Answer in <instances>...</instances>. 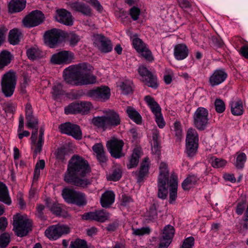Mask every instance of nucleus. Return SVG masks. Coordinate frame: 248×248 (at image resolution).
Masks as SVG:
<instances>
[{
	"mask_svg": "<svg viewBox=\"0 0 248 248\" xmlns=\"http://www.w3.org/2000/svg\"><path fill=\"white\" fill-rule=\"evenodd\" d=\"M195 244V239L192 236L185 238L180 248H193Z\"/></svg>",
	"mask_w": 248,
	"mask_h": 248,
	"instance_id": "nucleus-48",
	"label": "nucleus"
},
{
	"mask_svg": "<svg viewBox=\"0 0 248 248\" xmlns=\"http://www.w3.org/2000/svg\"><path fill=\"white\" fill-rule=\"evenodd\" d=\"M44 141V140H38L37 142H36L35 144H33L35 145V149L33 155V158H35L37 154L41 152Z\"/></svg>",
	"mask_w": 248,
	"mask_h": 248,
	"instance_id": "nucleus-59",
	"label": "nucleus"
},
{
	"mask_svg": "<svg viewBox=\"0 0 248 248\" xmlns=\"http://www.w3.org/2000/svg\"><path fill=\"white\" fill-rule=\"evenodd\" d=\"M26 54L30 60H35L42 56V51L38 47L33 46L27 50Z\"/></svg>",
	"mask_w": 248,
	"mask_h": 248,
	"instance_id": "nucleus-40",
	"label": "nucleus"
},
{
	"mask_svg": "<svg viewBox=\"0 0 248 248\" xmlns=\"http://www.w3.org/2000/svg\"><path fill=\"white\" fill-rule=\"evenodd\" d=\"M3 107L6 113H14L16 110V105L13 102L9 101L4 103Z\"/></svg>",
	"mask_w": 248,
	"mask_h": 248,
	"instance_id": "nucleus-51",
	"label": "nucleus"
},
{
	"mask_svg": "<svg viewBox=\"0 0 248 248\" xmlns=\"http://www.w3.org/2000/svg\"><path fill=\"white\" fill-rule=\"evenodd\" d=\"M144 100L150 107L152 112L154 115L157 114L161 112V108L153 97L150 95H147L145 96Z\"/></svg>",
	"mask_w": 248,
	"mask_h": 248,
	"instance_id": "nucleus-36",
	"label": "nucleus"
},
{
	"mask_svg": "<svg viewBox=\"0 0 248 248\" xmlns=\"http://www.w3.org/2000/svg\"><path fill=\"white\" fill-rule=\"evenodd\" d=\"M148 217L150 220L155 219L157 217L156 205L155 203L153 204L149 208Z\"/></svg>",
	"mask_w": 248,
	"mask_h": 248,
	"instance_id": "nucleus-54",
	"label": "nucleus"
},
{
	"mask_svg": "<svg viewBox=\"0 0 248 248\" xmlns=\"http://www.w3.org/2000/svg\"><path fill=\"white\" fill-rule=\"evenodd\" d=\"M0 201L7 205L11 204L12 201L9 195L8 190L5 193L0 194Z\"/></svg>",
	"mask_w": 248,
	"mask_h": 248,
	"instance_id": "nucleus-57",
	"label": "nucleus"
},
{
	"mask_svg": "<svg viewBox=\"0 0 248 248\" xmlns=\"http://www.w3.org/2000/svg\"><path fill=\"white\" fill-rule=\"evenodd\" d=\"M86 2L91 4L94 8H95L97 11L102 12L103 8L101 5L100 3L98 0H83Z\"/></svg>",
	"mask_w": 248,
	"mask_h": 248,
	"instance_id": "nucleus-55",
	"label": "nucleus"
},
{
	"mask_svg": "<svg viewBox=\"0 0 248 248\" xmlns=\"http://www.w3.org/2000/svg\"><path fill=\"white\" fill-rule=\"evenodd\" d=\"M17 82L16 72L10 70L3 74L0 80L1 92L6 97L13 94Z\"/></svg>",
	"mask_w": 248,
	"mask_h": 248,
	"instance_id": "nucleus-5",
	"label": "nucleus"
},
{
	"mask_svg": "<svg viewBox=\"0 0 248 248\" xmlns=\"http://www.w3.org/2000/svg\"><path fill=\"white\" fill-rule=\"evenodd\" d=\"M91 172L88 161L83 157L75 155L69 160L63 180L67 184L86 188L92 183V178L88 177Z\"/></svg>",
	"mask_w": 248,
	"mask_h": 248,
	"instance_id": "nucleus-1",
	"label": "nucleus"
},
{
	"mask_svg": "<svg viewBox=\"0 0 248 248\" xmlns=\"http://www.w3.org/2000/svg\"><path fill=\"white\" fill-rule=\"evenodd\" d=\"M22 77L23 79L21 83V89L22 91L24 92L25 91L27 86L30 82V80L29 76L26 74L23 75Z\"/></svg>",
	"mask_w": 248,
	"mask_h": 248,
	"instance_id": "nucleus-63",
	"label": "nucleus"
},
{
	"mask_svg": "<svg viewBox=\"0 0 248 248\" xmlns=\"http://www.w3.org/2000/svg\"><path fill=\"white\" fill-rule=\"evenodd\" d=\"M10 242V236L7 232L0 235V248H6Z\"/></svg>",
	"mask_w": 248,
	"mask_h": 248,
	"instance_id": "nucleus-45",
	"label": "nucleus"
},
{
	"mask_svg": "<svg viewBox=\"0 0 248 248\" xmlns=\"http://www.w3.org/2000/svg\"><path fill=\"white\" fill-rule=\"evenodd\" d=\"M56 20L67 26L73 25V21L71 13L65 9H61L56 10Z\"/></svg>",
	"mask_w": 248,
	"mask_h": 248,
	"instance_id": "nucleus-26",
	"label": "nucleus"
},
{
	"mask_svg": "<svg viewBox=\"0 0 248 248\" xmlns=\"http://www.w3.org/2000/svg\"><path fill=\"white\" fill-rule=\"evenodd\" d=\"M150 168V163L149 158L145 157L141 162L139 170L134 172L136 177L137 182L140 183L148 176L149 170Z\"/></svg>",
	"mask_w": 248,
	"mask_h": 248,
	"instance_id": "nucleus-25",
	"label": "nucleus"
},
{
	"mask_svg": "<svg viewBox=\"0 0 248 248\" xmlns=\"http://www.w3.org/2000/svg\"><path fill=\"white\" fill-rule=\"evenodd\" d=\"M132 233L134 235L140 236L149 234L150 232V229L148 227H143L140 229L132 228Z\"/></svg>",
	"mask_w": 248,
	"mask_h": 248,
	"instance_id": "nucleus-52",
	"label": "nucleus"
},
{
	"mask_svg": "<svg viewBox=\"0 0 248 248\" xmlns=\"http://www.w3.org/2000/svg\"><path fill=\"white\" fill-rule=\"evenodd\" d=\"M87 95L94 100L104 101L110 97V89L107 86H101L89 90L87 92Z\"/></svg>",
	"mask_w": 248,
	"mask_h": 248,
	"instance_id": "nucleus-15",
	"label": "nucleus"
},
{
	"mask_svg": "<svg viewBox=\"0 0 248 248\" xmlns=\"http://www.w3.org/2000/svg\"><path fill=\"white\" fill-rule=\"evenodd\" d=\"M122 170L120 168H115L112 173L108 176L107 179L109 181H117L122 177Z\"/></svg>",
	"mask_w": 248,
	"mask_h": 248,
	"instance_id": "nucleus-44",
	"label": "nucleus"
},
{
	"mask_svg": "<svg viewBox=\"0 0 248 248\" xmlns=\"http://www.w3.org/2000/svg\"><path fill=\"white\" fill-rule=\"evenodd\" d=\"M173 132L176 142H180L183 139V131L180 122H175L173 124Z\"/></svg>",
	"mask_w": 248,
	"mask_h": 248,
	"instance_id": "nucleus-42",
	"label": "nucleus"
},
{
	"mask_svg": "<svg viewBox=\"0 0 248 248\" xmlns=\"http://www.w3.org/2000/svg\"><path fill=\"white\" fill-rule=\"evenodd\" d=\"M68 6L71 10L80 13L86 16H91L92 15V9L87 4L83 2L79 1L78 0L72 1L69 2Z\"/></svg>",
	"mask_w": 248,
	"mask_h": 248,
	"instance_id": "nucleus-24",
	"label": "nucleus"
},
{
	"mask_svg": "<svg viewBox=\"0 0 248 248\" xmlns=\"http://www.w3.org/2000/svg\"><path fill=\"white\" fill-rule=\"evenodd\" d=\"M159 169V174L157 181V196L159 198L164 200L166 199L168 194L167 184H169V170L167 164L164 162L160 163Z\"/></svg>",
	"mask_w": 248,
	"mask_h": 248,
	"instance_id": "nucleus-4",
	"label": "nucleus"
},
{
	"mask_svg": "<svg viewBox=\"0 0 248 248\" xmlns=\"http://www.w3.org/2000/svg\"><path fill=\"white\" fill-rule=\"evenodd\" d=\"M109 217V213L104 209L86 213L82 217L84 220H95L100 222H105Z\"/></svg>",
	"mask_w": 248,
	"mask_h": 248,
	"instance_id": "nucleus-20",
	"label": "nucleus"
},
{
	"mask_svg": "<svg viewBox=\"0 0 248 248\" xmlns=\"http://www.w3.org/2000/svg\"><path fill=\"white\" fill-rule=\"evenodd\" d=\"M120 88L124 94H128L132 93V90L130 81H125L122 82Z\"/></svg>",
	"mask_w": 248,
	"mask_h": 248,
	"instance_id": "nucleus-50",
	"label": "nucleus"
},
{
	"mask_svg": "<svg viewBox=\"0 0 248 248\" xmlns=\"http://www.w3.org/2000/svg\"><path fill=\"white\" fill-rule=\"evenodd\" d=\"M188 54V49L184 44L176 45L174 48V56L175 58L179 61L186 58Z\"/></svg>",
	"mask_w": 248,
	"mask_h": 248,
	"instance_id": "nucleus-30",
	"label": "nucleus"
},
{
	"mask_svg": "<svg viewBox=\"0 0 248 248\" xmlns=\"http://www.w3.org/2000/svg\"><path fill=\"white\" fill-rule=\"evenodd\" d=\"M124 142L122 140L113 139L107 143V147L111 156L115 158H120L124 156L123 152Z\"/></svg>",
	"mask_w": 248,
	"mask_h": 248,
	"instance_id": "nucleus-12",
	"label": "nucleus"
},
{
	"mask_svg": "<svg viewBox=\"0 0 248 248\" xmlns=\"http://www.w3.org/2000/svg\"><path fill=\"white\" fill-rule=\"evenodd\" d=\"M161 146L160 143H154V145L152 147V151L153 154L156 155L157 159H159V157L161 154Z\"/></svg>",
	"mask_w": 248,
	"mask_h": 248,
	"instance_id": "nucleus-61",
	"label": "nucleus"
},
{
	"mask_svg": "<svg viewBox=\"0 0 248 248\" xmlns=\"http://www.w3.org/2000/svg\"><path fill=\"white\" fill-rule=\"evenodd\" d=\"M115 200V194L112 191H107L102 194L100 203L104 208H108L113 204Z\"/></svg>",
	"mask_w": 248,
	"mask_h": 248,
	"instance_id": "nucleus-31",
	"label": "nucleus"
},
{
	"mask_svg": "<svg viewBox=\"0 0 248 248\" xmlns=\"http://www.w3.org/2000/svg\"><path fill=\"white\" fill-rule=\"evenodd\" d=\"M62 195L64 201L68 203L74 204L78 206H84L87 204L86 196L80 191L65 188L62 190Z\"/></svg>",
	"mask_w": 248,
	"mask_h": 248,
	"instance_id": "nucleus-7",
	"label": "nucleus"
},
{
	"mask_svg": "<svg viewBox=\"0 0 248 248\" xmlns=\"http://www.w3.org/2000/svg\"><path fill=\"white\" fill-rule=\"evenodd\" d=\"M227 77L228 74L224 69H216L209 77V84L212 87L217 86L225 81Z\"/></svg>",
	"mask_w": 248,
	"mask_h": 248,
	"instance_id": "nucleus-22",
	"label": "nucleus"
},
{
	"mask_svg": "<svg viewBox=\"0 0 248 248\" xmlns=\"http://www.w3.org/2000/svg\"><path fill=\"white\" fill-rule=\"evenodd\" d=\"M198 178L194 174L189 175L183 182L182 187L185 190H188L190 188L196 185Z\"/></svg>",
	"mask_w": 248,
	"mask_h": 248,
	"instance_id": "nucleus-37",
	"label": "nucleus"
},
{
	"mask_svg": "<svg viewBox=\"0 0 248 248\" xmlns=\"http://www.w3.org/2000/svg\"><path fill=\"white\" fill-rule=\"evenodd\" d=\"M59 128L62 133L70 135L77 140H80L82 138L81 130L77 124L68 122L61 124Z\"/></svg>",
	"mask_w": 248,
	"mask_h": 248,
	"instance_id": "nucleus-16",
	"label": "nucleus"
},
{
	"mask_svg": "<svg viewBox=\"0 0 248 248\" xmlns=\"http://www.w3.org/2000/svg\"><path fill=\"white\" fill-rule=\"evenodd\" d=\"M51 93L55 98H57L60 95H63L64 92L62 90V84L60 83L55 84L52 87Z\"/></svg>",
	"mask_w": 248,
	"mask_h": 248,
	"instance_id": "nucleus-43",
	"label": "nucleus"
},
{
	"mask_svg": "<svg viewBox=\"0 0 248 248\" xmlns=\"http://www.w3.org/2000/svg\"><path fill=\"white\" fill-rule=\"evenodd\" d=\"M232 113L235 116L241 115L244 112L242 101L240 99H236L231 101L230 103Z\"/></svg>",
	"mask_w": 248,
	"mask_h": 248,
	"instance_id": "nucleus-32",
	"label": "nucleus"
},
{
	"mask_svg": "<svg viewBox=\"0 0 248 248\" xmlns=\"http://www.w3.org/2000/svg\"><path fill=\"white\" fill-rule=\"evenodd\" d=\"M44 18V15L41 11L35 10L24 18L23 23L27 28L35 27L42 23Z\"/></svg>",
	"mask_w": 248,
	"mask_h": 248,
	"instance_id": "nucleus-14",
	"label": "nucleus"
},
{
	"mask_svg": "<svg viewBox=\"0 0 248 248\" xmlns=\"http://www.w3.org/2000/svg\"><path fill=\"white\" fill-rule=\"evenodd\" d=\"M13 229L15 234L19 237L26 236L31 231L32 223L31 220L24 218L20 214L13 216Z\"/></svg>",
	"mask_w": 248,
	"mask_h": 248,
	"instance_id": "nucleus-6",
	"label": "nucleus"
},
{
	"mask_svg": "<svg viewBox=\"0 0 248 248\" xmlns=\"http://www.w3.org/2000/svg\"><path fill=\"white\" fill-rule=\"evenodd\" d=\"M94 44L101 52L103 53H108L112 49L110 40L103 35L98 34L95 36Z\"/></svg>",
	"mask_w": 248,
	"mask_h": 248,
	"instance_id": "nucleus-23",
	"label": "nucleus"
},
{
	"mask_svg": "<svg viewBox=\"0 0 248 248\" xmlns=\"http://www.w3.org/2000/svg\"><path fill=\"white\" fill-rule=\"evenodd\" d=\"M175 232L174 227L170 225H166L163 229L162 236L159 238L160 243L158 248H167L172 241Z\"/></svg>",
	"mask_w": 248,
	"mask_h": 248,
	"instance_id": "nucleus-18",
	"label": "nucleus"
},
{
	"mask_svg": "<svg viewBox=\"0 0 248 248\" xmlns=\"http://www.w3.org/2000/svg\"><path fill=\"white\" fill-rule=\"evenodd\" d=\"M50 211L56 216H60L62 212V208L60 205L56 203H53L52 205H47Z\"/></svg>",
	"mask_w": 248,
	"mask_h": 248,
	"instance_id": "nucleus-58",
	"label": "nucleus"
},
{
	"mask_svg": "<svg viewBox=\"0 0 248 248\" xmlns=\"http://www.w3.org/2000/svg\"><path fill=\"white\" fill-rule=\"evenodd\" d=\"M21 34V32L17 29L11 30L8 36L9 43L13 45L18 44L20 42V37Z\"/></svg>",
	"mask_w": 248,
	"mask_h": 248,
	"instance_id": "nucleus-39",
	"label": "nucleus"
},
{
	"mask_svg": "<svg viewBox=\"0 0 248 248\" xmlns=\"http://www.w3.org/2000/svg\"><path fill=\"white\" fill-rule=\"evenodd\" d=\"M63 32L61 30L52 29L46 31L44 34L45 43L51 48L55 47L63 37Z\"/></svg>",
	"mask_w": 248,
	"mask_h": 248,
	"instance_id": "nucleus-13",
	"label": "nucleus"
},
{
	"mask_svg": "<svg viewBox=\"0 0 248 248\" xmlns=\"http://www.w3.org/2000/svg\"><path fill=\"white\" fill-rule=\"evenodd\" d=\"M208 110L203 107L198 108L193 115V125L199 131H203L207 127L209 122Z\"/></svg>",
	"mask_w": 248,
	"mask_h": 248,
	"instance_id": "nucleus-8",
	"label": "nucleus"
},
{
	"mask_svg": "<svg viewBox=\"0 0 248 248\" xmlns=\"http://www.w3.org/2000/svg\"><path fill=\"white\" fill-rule=\"evenodd\" d=\"M198 141L197 131L193 128H189L186 137V150L188 156L192 157L196 154L198 147Z\"/></svg>",
	"mask_w": 248,
	"mask_h": 248,
	"instance_id": "nucleus-9",
	"label": "nucleus"
},
{
	"mask_svg": "<svg viewBox=\"0 0 248 248\" xmlns=\"http://www.w3.org/2000/svg\"><path fill=\"white\" fill-rule=\"evenodd\" d=\"M236 155L234 165L237 169L241 170L247 161V155L244 153H237Z\"/></svg>",
	"mask_w": 248,
	"mask_h": 248,
	"instance_id": "nucleus-41",
	"label": "nucleus"
},
{
	"mask_svg": "<svg viewBox=\"0 0 248 248\" xmlns=\"http://www.w3.org/2000/svg\"><path fill=\"white\" fill-rule=\"evenodd\" d=\"M12 58V55L7 50H4L0 53V71H3L11 63Z\"/></svg>",
	"mask_w": 248,
	"mask_h": 248,
	"instance_id": "nucleus-35",
	"label": "nucleus"
},
{
	"mask_svg": "<svg viewBox=\"0 0 248 248\" xmlns=\"http://www.w3.org/2000/svg\"><path fill=\"white\" fill-rule=\"evenodd\" d=\"M74 54L69 51H62L53 54L51 58V63L55 64H68L72 62Z\"/></svg>",
	"mask_w": 248,
	"mask_h": 248,
	"instance_id": "nucleus-19",
	"label": "nucleus"
},
{
	"mask_svg": "<svg viewBox=\"0 0 248 248\" xmlns=\"http://www.w3.org/2000/svg\"><path fill=\"white\" fill-rule=\"evenodd\" d=\"M138 72L140 76L143 78V81L145 85L148 87L156 89L158 84L157 82V78L148 69L143 66L139 67Z\"/></svg>",
	"mask_w": 248,
	"mask_h": 248,
	"instance_id": "nucleus-17",
	"label": "nucleus"
},
{
	"mask_svg": "<svg viewBox=\"0 0 248 248\" xmlns=\"http://www.w3.org/2000/svg\"><path fill=\"white\" fill-rule=\"evenodd\" d=\"M70 248H88V247L85 240L78 239L71 242Z\"/></svg>",
	"mask_w": 248,
	"mask_h": 248,
	"instance_id": "nucleus-47",
	"label": "nucleus"
},
{
	"mask_svg": "<svg viewBox=\"0 0 248 248\" xmlns=\"http://www.w3.org/2000/svg\"><path fill=\"white\" fill-rule=\"evenodd\" d=\"M65 150L64 148H61L56 151V157L57 159L63 161L65 159Z\"/></svg>",
	"mask_w": 248,
	"mask_h": 248,
	"instance_id": "nucleus-62",
	"label": "nucleus"
},
{
	"mask_svg": "<svg viewBox=\"0 0 248 248\" xmlns=\"http://www.w3.org/2000/svg\"><path fill=\"white\" fill-rule=\"evenodd\" d=\"M93 67L86 62L71 65L64 69L63 77L66 83L74 86L94 84L96 77L92 74Z\"/></svg>",
	"mask_w": 248,
	"mask_h": 248,
	"instance_id": "nucleus-2",
	"label": "nucleus"
},
{
	"mask_svg": "<svg viewBox=\"0 0 248 248\" xmlns=\"http://www.w3.org/2000/svg\"><path fill=\"white\" fill-rule=\"evenodd\" d=\"M155 122L158 126L160 128H163L165 125V122L164 120L161 112L155 115Z\"/></svg>",
	"mask_w": 248,
	"mask_h": 248,
	"instance_id": "nucleus-60",
	"label": "nucleus"
},
{
	"mask_svg": "<svg viewBox=\"0 0 248 248\" xmlns=\"http://www.w3.org/2000/svg\"><path fill=\"white\" fill-rule=\"evenodd\" d=\"M169 185L170 187L169 195V202L173 204L177 197V176L176 174L173 173L171 174L169 180Z\"/></svg>",
	"mask_w": 248,
	"mask_h": 248,
	"instance_id": "nucleus-28",
	"label": "nucleus"
},
{
	"mask_svg": "<svg viewBox=\"0 0 248 248\" xmlns=\"http://www.w3.org/2000/svg\"><path fill=\"white\" fill-rule=\"evenodd\" d=\"M70 232V228L64 225L57 224L48 227L45 231L46 237L50 240H56L62 235L68 234Z\"/></svg>",
	"mask_w": 248,
	"mask_h": 248,
	"instance_id": "nucleus-10",
	"label": "nucleus"
},
{
	"mask_svg": "<svg viewBox=\"0 0 248 248\" xmlns=\"http://www.w3.org/2000/svg\"><path fill=\"white\" fill-rule=\"evenodd\" d=\"M126 112L128 117L137 124L141 123L142 118L140 114L133 108L128 106Z\"/></svg>",
	"mask_w": 248,
	"mask_h": 248,
	"instance_id": "nucleus-38",
	"label": "nucleus"
},
{
	"mask_svg": "<svg viewBox=\"0 0 248 248\" xmlns=\"http://www.w3.org/2000/svg\"><path fill=\"white\" fill-rule=\"evenodd\" d=\"M25 6V0H12L9 4V11L11 13L19 12L23 10Z\"/></svg>",
	"mask_w": 248,
	"mask_h": 248,
	"instance_id": "nucleus-34",
	"label": "nucleus"
},
{
	"mask_svg": "<svg viewBox=\"0 0 248 248\" xmlns=\"http://www.w3.org/2000/svg\"><path fill=\"white\" fill-rule=\"evenodd\" d=\"M133 45L135 49L147 61L151 62L153 57L151 51L146 46L144 42L139 38H135L133 40Z\"/></svg>",
	"mask_w": 248,
	"mask_h": 248,
	"instance_id": "nucleus-21",
	"label": "nucleus"
},
{
	"mask_svg": "<svg viewBox=\"0 0 248 248\" xmlns=\"http://www.w3.org/2000/svg\"><path fill=\"white\" fill-rule=\"evenodd\" d=\"M68 39L70 45L72 46H75L80 40V37L77 34L73 32H70L68 35Z\"/></svg>",
	"mask_w": 248,
	"mask_h": 248,
	"instance_id": "nucleus-53",
	"label": "nucleus"
},
{
	"mask_svg": "<svg viewBox=\"0 0 248 248\" xmlns=\"http://www.w3.org/2000/svg\"><path fill=\"white\" fill-rule=\"evenodd\" d=\"M210 161H211L212 167L215 168H218L224 166L227 162L223 159L216 158L215 157H212L210 158Z\"/></svg>",
	"mask_w": 248,
	"mask_h": 248,
	"instance_id": "nucleus-46",
	"label": "nucleus"
},
{
	"mask_svg": "<svg viewBox=\"0 0 248 248\" xmlns=\"http://www.w3.org/2000/svg\"><path fill=\"white\" fill-rule=\"evenodd\" d=\"M92 107V104L90 102H80V103H73L66 107L64 108L65 113L76 114L78 113H87Z\"/></svg>",
	"mask_w": 248,
	"mask_h": 248,
	"instance_id": "nucleus-11",
	"label": "nucleus"
},
{
	"mask_svg": "<svg viewBox=\"0 0 248 248\" xmlns=\"http://www.w3.org/2000/svg\"><path fill=\"white\" fill-rule=\"evenodd\" d=\"M92 149L95 153L98 161L102 165L107 163L108 160L106 152L103 145L100 143H96L93 147Z\"/></svg>",
	"mask_w": 248,
	"mask_h": 248,
	"instance_id": "nucleus-29",
	"label": "nucleus"
},
{
	"mask_svg": "<svg viewBox=\"0 0 248 248\" xmlns=\"http://www.w3.org/2000/svg\"><path fill=\"white\" fill-rule=\"evenodd\" d=\"M25 118L28 128H34L38 125V119L33 115L32 108L30 103H27L25 106Z\"/></svg>",
	"mask_w": 248,
	"mask_h": 248,
	"instance_id": "nucleus-27",
	"label": "nucleus"
},
{
	"mask_svg": "<svg viewBox=\"0 0 248 248\" xmlns=\"http://www.w3.org/2000/svg\"><path fill=\"white\" fill-rule=\"evenodd\" d=\"M122 123L119 114L112 110H109L102 116L94 117L92 119L93 124L103 131L114 128Z\"/></svg>",
	"mask_w": 248,
	"mask_h": 248,
	"instance_id": "nucleus-3",
	"label": "nucleus"
},
{
	"mask_svg": "<svg viewBox=\"0 0 248 248\" xmlns=\"http://www.w3.org/2000/svg\"><path fill=\"white\" fill-rule=\"evenodd\" d=\"M45 209V206L42 204H37L36 207V215L37 217L43 219L45 218L43 211Z\"/></svg>",
	"mask_w": 248,
	"mask_h": 248,
	"instance_id": "nucleus-64",
	"label": "nucleus"
},
{
	"mask_svg": "<svg viewBox=\"0 0 248 248\" xmlns=\"http://www.w3.org/2000/svg\"><path fill=\"white\" fill-rule=\"evenodd\" d=\"M215 109L217 113H222L225 110V105L224 101L219 98H217L215 101Z\"/></svg>",
	"mask_w": 248,
	"mask_h": 248,
	"instance_id": "nucleus-49",
	"label": "nucleus"
},
{
	"mask_svg": "<svg viewBox=\"0 0 248 248\" xmlns=\"http://www.w3.org/2000/svg\"><path fill=\"white\" fill-rule=\"evenodd\" d=\"M140 13V9L135 6H133L129 10V14L133 20L138 19Z\"/></svg>",
	"mask_w": 248,
	"mask_h": 248,
	"instance_id": "nucleus-56",
	"label": "nucleus"
},
{
	"mask_svg": "<svg viewBox=\"0 0 248 248\" xmlns=\"http://www.w3.org/2000/svg\"><path fill=\"white\" fill-rule=\"evenodd\" d=\"M140 156V150L138 148L134 149L131 155L129 157V163L127 164V168L130 169L136 167L139 164Z\"/></svg>",
	"mask_w": 248,
	"mask_h": 248,
	"instance_id": "nucleus-33",
	"label": "nucleus"
}]
</instances>
